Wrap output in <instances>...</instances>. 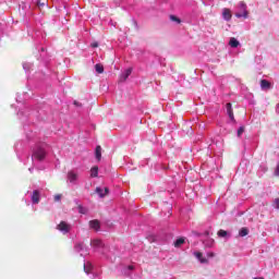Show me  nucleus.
I'll list each match as a JSON object with an SVG mask.
<instances>
[{"mask_svg": "<svg viewBox=\"0 0 279 279\" xmlns=\"http://www.w3.org/2000/svg\"><path fill=\"white\" fill-rule=\"evenodd\" d=\"M46 156H47V151L45 150V147L37 146L36 148H34L33 155H32L33 166L36 167V169H43L38 167V162H43Z\"/></svg>", "mask_w": 279, "mask_h": 279, "instance_id": "obj_1", "label": "nucleus"}, {"mask_svg": "<svg viewBox=\"0 0 279 279\" xmlns=\"http://www.w3.org/2000/svg\"><path fill=\"white\" fill-rule=\"evenodd\" d=\"M68 182H70L72 186H77V184L80 183V172H77L76 170H70L68 172Z\"/></svg>", "mask_w": 279, "mask_h": 279, "instance_id": "obj_2", "label": "nucleus"}, {"mask_svg": "<svg viewBox=\"0 0 279 279\" xmlns=\"http://www.w3.org/2000/svg\"><path fill=\"white\" fill-rule=\"evenodd\" d=\"M239 12L235 13L236 19H247L248 12H247V4L245 2H240L238 5Z\"/></svg>", "mask_w": 279, "mask_h": 279, "instance_id": "obj_3", "label": "nucleus"}, {"mask_svg": "<svg viewBox=\"0 0 279 279\" xmlns=\"http://www.w3.org/2000/svg\"><path fill=\"white\" fill-rule=\"evenodd\" d=\"M92 247L95 248L96 252H100V254H106V252H104V250H106V247L104 246V242H101V240L99 239H94L90 242Z\"/></svg>", "mask_w": 279, "mask_h": 279, "instance_id": "obj_4", "label": "nucleus"}, {"mask_svg": "<svg viewBox=\"0 0 279 279\" xmlns=\"http://www.w3.org/2000/svg\"><path fill=\"white\" fill-rule=\"evenodd\" d=\"M84 271L87 274H92V278H95L97 276V270L95 269V266L90 262H85L84 263Z\"/></svg>", "mask_w": 279, "mask_h": 279, "instance_id": "obj_5", "label": "nucleus"}, {"mask_svg": "<svg viewBox=\"0 0 279 279\" xmlns=\"http://www.w3.org/2000/svg\"><path fill=\"white\" fill-rule=\"evenodd\" d=\"M57 230H59V232H62V234H69V232H71V225L66 223L65 221H61L57 226Z\"/></svg>", "mask_w": 279, "mask_h": 279, "instance_id": "obj_6", "label": "nucleus"}, {"mask_svg": "<svg viewBox=\"0 0 279 279\" xmlns=\"http://www.w3.org/2000/svg\"><path fill=\"white\" fill-rule=\"evenodd\" d=\"M31 202L34 206L40 204V191L34 190L31 195Z\"/></svg>", "mask_w": 279, "mask_h": 279, "instance_id": "obj_7", "label": "nucleus"}, {"mask_svg": "<svg viewBox=\"0 0 279 279\" xmlns=\"http://www.w3.org/2000/svg\"><path fill=\"white\" fill-rule=\"evenodd\" d=\"M75 252L81 253V256H86L88 254V250L84 247V243H78L74 246Z\"/></svg>", "mask_w": 279, "mask_h": 279, "instance_id": "obj_8", "label": "nucleus"}, {"mask_svg": "<svg viewBox=\"0 0 279 279\" xmlns=\"http://www.w3.org/2000/svg\"><path fill=\"white\" fill-rule=\"evenodd\" d=\"M193 255L195 256V258H197L198 262L202 263V265H206V263H208V258L204 257V255L201 252H194Z\"/></svg>", "mask_w": 279, "mask_h": 279, "instance_id": "obj_9", "label": "nucleus"}, {"mask_svg": "<svg viewBox=\"0 0 279 279\" xmlns=\"http://www.w3.org/2000/svg\"><path fill=\"white\" fill-rule=\"evenodd\" d=\"M130 75H132V68H129L122 72L120 75V82H125Z\"/></svg>", "mask_w": 279, "mask_h": 279, "instance_id": "obj_10", "label": "nucleus"}, {"mask_svg": "<svg viewBox=\"0 0 279 279\" xmlns=\"http://www.w3.org/2000/svg\"><path fill=\"white\" fill-rule=\"evenodd\" d=\"M226 108H227V114L229 119H231V121H234V112L232 111V104L228 102L226 105Z\"/></svg>", "mask_w": 279, "mask_h": 279, "instance_id": "obj_11", "label": "nucleus"}, {"mask_svg": "<svg viewBox=\"0 0 279 279\" xmlns=\"http://www.w3.org/2000/svg\"><path fill=\"white\" fill-rule=\"evenodd\" d=\"M96 193L99 197H106L108 195V187H96Z\"/></svg>", "mask_w": 279, "mask_h": 279, "instance_id": "obj_12", "label": "nucleus"}, {"mask_svg": "<svg viewBox=\"0 0 279 279\" xmlns=\"http://www.w3.org/2000/svg\"><path fill=\"white\" fill-rule=\"evenodd\" d=\"M270 87H271V84L267 80H262L260 82L262 90H269Z\"/></svg>", "mask_w": 279, "mask_h": 279, "instance_id": "obj_13", "label": "nucleus"}, {"mask_svg": "<svg viewBox=\"0 0 279 279\" xmlns=\"http://www.w3.org/2000/svg\"><path fill=\"white\" fill-rule=\"evenodd\" d=\"M229 45H230V47H232V49H236V47H239V45H241V43H239L236 38L231 37L229 40Z\"/></svg>", "mask_w": 279, "mask_h": 279, "instance_id": "obj_14", "label": "nucleus"}, {"mask_svg": "<svg viewBox=\"0 0 279 279\" xmlns=\"http://www.w3.org/2000/svg\"><path fill=\"white\" fill-rule=\"evenodd\" d=\"M222 16L225 21H230V19H232V13H230L229 9H223Z\"/></svg>", "mask_w": 279, "mask_h": 279, "instance_id": "obj_15", "label": "nucleus"}, {"mask_svg": "<svg viewBox=\"0 0 279 279\" xmlns=\"http://www.w3.org/2000/svg\"><path fill=\"white\" fill-rule=\"evenodd\" d=\"M99 175V168L97 166L90 169V178H97Z\"/></svg>", "mask_w": 279, "mask_h": 279, "instance_id": "obj_16", "label": "nucleus"}, {"mask_svg": "<svg viewBox=\"0 0 279 279\" xmlns=\"http://www.w3.org/2000/svg\"><path fill=\"white\" fill-rule=\"evenodd\" d=\"M89 227L92 228V230H99L100 228L98 220L89 221Z\"/></svg>", "mask_w": 279, "mask_h": 279, "instance_id": "obj_17", "label": "nucleus"}, {"mask_svg": "<svg viewBox=\"0 0 279 279\" xmlns=\"http://www.w3.org/2000/svg\"><path fill=\"white\" fill-rule=\"evenodd\" d=\"M96 160H101V146H97L95 150Z\"/></svg>", "mask_w": 279, "mask_h": 279, "instance_id": "obj_18", "label": "nucleus"}, {"mask_svg": "<svg viewBox=\"0 0 279 279\" xmlns=\"http://www.w3.org/2000/svg\"><path fill=\"white\" fill-rule=\"evenodd\" d=\"M250 234V230L247 228H242L239 231V236H247Z\"/></svg>", "mask_w": 279, "mask_h": 279, "instance_id": "obj_19", "label": "nucleus"}, {"mask_svg": "<svg viewBox=\"0 0 279 279\" xmlns=\"http://www.w3.org/2000/svg\"><path fill=\"white\" fill-rule=\"evenodd\" d=\"M32 66H34L33 63H29V62L23 63V69H24V71H25L26 73L32 69Z\"/></svg>", "mask_w": 279, "mask_h": 279, "instance_id": "obj_20", "label": "nucleus"}, {"mask_svg": "<svg viewBox=\"0 0 279 279\" xmlns=\"http://www.w3.org/2000/svg\"><path fill=\"white\" fill-rule=\"evenodd\" d=\"M184 245V238H180L174 242V247H180Z\"/></svg>", "mask_w": 279, "mask_h": 279, "instance_id": "obj_21", "label": "nucleus"}, {"mask_svg": "<svg viewBox=\"0 0 279 279\" xmlns=\"http://www.w3.org/2000/svg\"><path fill=\"white\" fill-rule=\"evenodd\" d=\"M95 71H96L97 73H104V65L97 63V64L95 65Z\"/></svg>", "mask_w": 279, "mask_h": 279, "instance_id": "obj_22", "label": "nucleus"}, {"mask_svg": "<svg viewBox=\"0 0 279 279\" xmlns=\"http://www.w3.org/2000/svg\"><path fill=\"white\" fill-rule=\"evenodd\" d=\"M214 245H215V240L209 239V240L205 241L206 247H213Z\"/></svg>", "mask_w": 279, "mask_h": 279, "instance_id": "obj_23", "label": "nucleus"}, {"mask_svg": "<svg viewBox=\"0 0 279 279\" xmlns=\"http://www.w3.org/2000/svg\"><path fill=\"white\" fill-rule=\"evenodd\" d=\"M218 236L225 239V236H228V231L220 229L218 231Z\"/></svg>", "mask_w": 279, "mask_h": 279, "instance_id": "obj_24", "label": "nucleus"}, {"mask_svg": "<svg viewBox=\"0 0 279 279\" xmlns=\"http://www.w3.org/2000/svg\"><path fill=\"white\" fill-rule=\"evenodd\" d=\"M170 21H173L174 23H178V24L182 23V21L175 15H170Z\"/></svg>", "mask_w": 279, "mask_h": 279, "instance_id": "obj_25", "label": "nucleus"}, {"mask_svg": "<svg viewBox=\"0 0 279 279\" xmlns=\"http://www.w3.org/2000/svg\"><path fill=\"white\" fill-rule=\"evenodd\" d=\"M78 213H81V215H86V213H88V210L85 207H83L82 205H80Z\"/></svg>", "mask_w": 279, "mask_h": 279, "instance_id": "obj_26", "label": "nucleus"}, {"mask_svg": "<svg viewBox=\"0 0 279 279\" xmlns=\"http://www.w3.org/2000/svg\"><path fill=\"white\" fill-rule=\"evenodd\" d=\"M243 132H245V128L240 126L238 130V136H242Z\"/></svg>", "mask_w": 279, "mask_h": 279, "instance_id": "obj_27", "label": "nucleus"}, {"mask_svg": "<svg viewBox=\"0 0 279 279\" xmlns=\"http://www.w3.org/2000/svg\"><path fill=\"white\" fill-rule=\"evenodd\" d=\"M274 208L279 209V198H276L272 203Z\"/></svg>", "mask_w": 279, "mask_h": 279, "instance_id": "obj_28", "label": "nucleus"}, {"mask_svg": "<svg viewBox=\"0 0 279 279\" xmlns=\"http://www.w3.org/2000/svg\"><path fill=\"white\" fill-rule=\"evenodd\" d=\"M62 199V194L54 195V202H60Z\"/></svg>", "mask_w": 279, "mask_h": 279, "instance_id": "obj_29", "label": "nucleus"}, {"mask_svg": "<svg viewBox=\"0 0 279 279\" xmlns=\"http://www.w3.org/2000/svg\"><path fill=\"white\" fill-rule=\"evenodd\" d=\"M275 175H277L279 178V161H278V165L275 170Z\"/></svg>", "mask_w": 279, "mask_h": 279, "instance_id": "obj_30", "label": "nucleus"}, {"mask_svg": "<svg viewBox=\"0 0 279 279\" xmlns=\"http://www.w3.org/2000/svg\"><path fill=\"white\" fill-rule=\"evenodd\" d=\"M207 256H208V258H213V257H215V253H207Z\"/></svg>", "mask_w": 279, "mask_h": 279, "instance_id": "obj_31", "label": "nucleus"}, {"mask_svg": "<svg viewBox=\"0 0 279 279\" xmlns=\"http://www.w3.org/2000/svg\"><path fill=\"white\" fill-rule=\"evenodd\" d=\"M92 47L95 49V48L99 47V44L93 43V44H92Z\"/></svg>", "mask_w": 279, "mask_h": 279, "instance_id": "obj_32", "label": "nucleus"}, {"mask_svg": "<svg viewBox=\"0 0 279 279\" xmlns=\"http://www.w3.org/2000/svg\"><path fill=\"white\" fill-rule=\"evenodd\" d=\"M276 112H277V114H279V104H277V106H276Z\"/></svg>", "mask_w": 279, "mask_h": 279, "instance_id": "obj_33", "label": "nucleus"}, {"mask_svg": "<svg viewBox=\"0 0 279 279\" xmlns=\"http://www.w3.org/2000/svg\"><path fill=\"white\" fill-rule=\"evenodd\" d=\"M29 173H34V168L28 169Z\"/></svg>", "mask_w": 279, "mask_h": 279, "instance_id": "obj_34", "label": "nucleus"}, {"mask_svg": "<svg viewBox=\"0 0 279 279\" xmlns=\"http://www.w3.org/2000/svg\"><path fill=\"white\" fill-rule=\"evenodd\" d=\"M74 106H80V102H77V101H74Z\"/></svg>", "mask_w": 279, "mask_h": 279, "instance_id": "obj_35", "label": "nucleus"}, {"mask_svg": "<svg viewBox=\"0 0 279 279\" xmlns=\"http://www.w3.org/2000/svg\"><path fill=\"white\" fill-rule=\"evenodd\" d=\"M129 269H130V270H132V269H134V267H132V266H129Z\"/></svg>", "mask_w": 279, "mask_h": 279, "instance_id": "obj_36", "label": "nucleus"}]
</instances>
